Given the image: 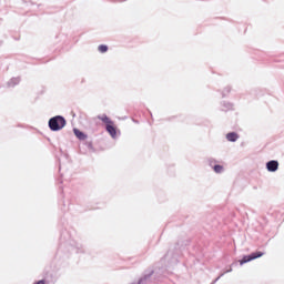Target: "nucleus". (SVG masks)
<instances>
[{
    "label": "nucleus",
    "instance_id": "1",
    "mask_svg": "<svg viewBox=\"0 0 284 284\" xmlns=\"http://www.w3.org/2000/svg\"><path fill=\"white\" fill-rule=\"evenodd\" d=\"M49 128L52 132H59L65 128V118L61 115L53 116L49 120Z\"/></svg>",
    "mask_w": 284,
    "mask_h": 284
},
{
    "label": "nucleus",
    "instance_id": "2",
    "mask_svg": "<svg viewBox=\"0 0 284 284\" xmlns=\"http://www.w3.org/2000/svg\"><path fill=\"white\" fill-rule=\"evenodd\" d=\"M265 253L257 251L255 253H252L251 255H245L241 261L240 265H245V263H250V261H255V258H261V256H264Z\"/></svg>",
    "mask_w": 284,
    "mask_h": 284
},
{
    "label": "nucleus",
    "instance_id": "3",
    "mask_svg": "<svg viewBox=\"0 0 284 284\" xmlns=\"http://www.w3.org/2000/svg\"><path fill=\"white\" fill-rule=\"evenodd\" d=\"M266 169L268 170V172H276V170H278V161H270L266 163Z\"/></svg>",
    "mask_w": 284,
    "mask_h": 284
},
{
    "label": "nucleus",
    "instance_id": "4",
    "mask_svg": "<svg viewBox=\"0 0 284 284\" xmlns=\"http://www.w3.org/2000/svg\"><path fill=\"white\" fill-rule=\"evenodd\" d=\"M106 132L110 133V136H112V139L116 136V126H114V122H111V124L106 125Z\"/></svg>",
    "mask_w": 284,
    "mask_h": 284
},
{
    "label": "nucleus",
    "instance_id": "5",
    "mask_svg": "<svg viewBox=\"0 0 284 284\" xmlns=\"http://www.w3.org/2000/svg\"><path fill=\"white\" fill-rule=\"evenodd\" d=\"M73 132H74L77 139H79L80 141H85V139H88V136L84 135V133L81 132L79 129H74Z\"/></svg>",
    "mask_w": 284,
    "mask_h": 284
},
{
    "label": "nucleus",
    "instance_id": "6",
    "mask_svg": "<svg viewBox=\"0 0 284 284\" xmlns=\"http://www.w3.org/2000/svg\"><path fill=\"white\" fill-rule=\"evenodd\" d=\"M98 119L100 121H102V123H105V125H110L112 124V120L110 118H108V115L103 114V115H99Z\"/></svg>",
    "mask_w": 284,
    "mask_h": 284
},
{
    "label": "nucleus",
    "instance_id": "7",
    "mask_svg": "<svg viewBox=\"0 0 284 284\" xmlns=\"http://www.w3.org/2000/svg\"><path fill=\"white\" fill-rule=\"evenodd\" d=\"M226 139H227V141H231V142L234 143L235 141L239 140V134H236L234 132L227 133Z\"/></svg>",
    "mask_w": 284,
    "mask_h": 284
},
{
    "label": "nucleus",
    "instance_id": "8",
    "mask_svg": "<svg viewBox=\"0 0 284 284\" xmlns=\"http://www.w3.org/2000/svg\"><path fill=\"white\" fill-rule=\"evenodd\" d=\"M98 50H99V52H101V53H105V52L108 51V45H105V44H100V45L98 47Z\"/></svg>",
    "mask_w": 284,
    "mask_h": 284
},
{
    "label": "nucleus",
    "instance_id": "9",
    "mask_svg": "<svg viewBox=\"0 0 284 284\" xmlns=\"http://www.w3.org/2000/svg\"><path fill=\"white\" fill-rule=\"evenodd\" d=\"M213 170L216 174H221V172H223V165L217 164L213 168Z\"/></svg>",
    "mask_w": 284,
    "mask_h": 284
}]
</instances>
